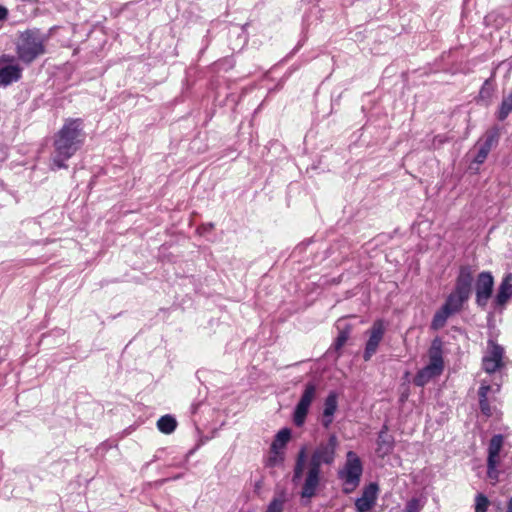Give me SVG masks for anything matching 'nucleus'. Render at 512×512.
Masks as SVG:
<instances>
[{"instance_id":"obj_10","label":"nucleus","mask_w":512,"mask_h":512,"mask_svg":"<svg viewBox=\"0 0 512 512\" xmlns=\"http://www.w3.org/2000/svg\"><path fill=\"white\" fill-rule=\"evenodd\" d=\"M498 139L499 132L497 129L487 132L484 140L478 141L476 145L478 151L473 161L477 164L484 163L492 147L497 144Z\"/></svg>"},{"instance_id":"obj_23","label":"nucleus","mask_w":512,"mask_h":512,"mask_svg":"<svg viewBox=\"0 0 512 512\" xmlns=\"http://www.w3.org/2000/svg\"><path fill=\"white\" fill-rule=\"evenodd\" d=\"M499 460H487V476L489 479L493 480L494 483L498 481L499 471L497 470V465Z\"/></svg>"},{"instance_id":"obj_5","label":"nucleus","mask_w":512,"mask_h":512,"mask_svg":"<svg viewBox=\"0 0 512 512\" xmlns=\"http://www.w3.org/2000/svg\"><path fill=\"white\" fill-rule=\"evenodd\" d=\"M44 36L38 31H26L17 45L18 58L24 63L33 62L38 56L44 54Z\"/></svg>"},{"instance_id":"obj_19","label":"nucleus","mask_w":512,"mask_h":512,"mask_svg":"<svg viewBox=\"0 0 512 512\" xmlns=\"http://www.w3.org/2000/svg\"><path fill=\"white\" fill-rule=\"evenodd\" d=\"M177 427L176 419L171 415H164L157 421V428L164 434L172 433Z\"/></svg>"},{"instance_id":"obj_1","label":"nucleus","mask_w":512,"mask_h":512,"mask_svg":"<svg viewBox=\"0 0 512 512\" xmlns=\"http://www.w3.org/2000/svg\"><path fill=\"white\" fill-rule=\"evenodd\" d=\"M339 446L338 437L332 433L327 441L320 442L307 456L306 447H302L296 457L292 481L294 484L302 482L301 497L312 498L316 495L322 479V465L331 466L336 459Z\"/></svg>"},{"instance_id":"obj_7","label":"nucleus","mask_w":512,"mask_h":512,"mask_svg":"<svg viewBox=\"0 0 512 512\" xmlns=\"http://www.w3.org/2000/svg\"><path fill=\"white\" fill-rule=\"evenodd\" d=\"M316 395L317 385L314 382L306 383L293 413V422L297 427L304 425L310 406L315 400Z\"/></svg>"},{"instance_id":"obj_28","label":"nucleus","mask_w":512,"mask_h":512,"mask_svg":"<svg viewBox=\"0 0 512 512\" xmlns=\"http://www.w3.org/2000/svg\"><path fill=\"white\" fill-rule=\"evenodd\" d=\"M490 390H491L490 385L482 383L479 388V391H478L479 399H488L487 395Z\"/></svg>"},{"instance_id":"obj_17","label":"nucleus","mask_w":512,"mask_h":512,"mask_svg":"<svg viewBox=\"0 0 512 512\" xmlns=\"http://www.w3.org/2000/svg\"><path fill=\"white\" fill-rule=\"evenodd\" d=\"M504 438L502 435H494L489 442L487 460H499V453L502 449Z\"/></svg>"},{"instance_id":"obj_3","label":"nucleus","mask_w":512,"mask_h":512,"mask_svg":"<svg viewBox=\"0 0 512 512\" xmlns=\"http://www.w3.org/2000/svg\"><path fill=\"white\" fill-rule=\"evenodd\" d=\"M85 133L81 119H66L54 137L51 169L67 168L65 164L83 145Z\"/></svg>"},{"instance_id":"obj_13","label":"nucleus","mask_w":512,"mask_h":512,"mask_svg":"<svg viewBox=\"0 0 512 512\" xmlns=\"http://www.w3.org/2000/svg\"><path fill=\"white\" fill-rule=\"evenodd\" d=\"M338 408V395L336 392L331 391L324 401L322 413V425L329 428L333 422L334 414Z\"/></svg>"},{"instance_id":"obj_33","label":"nucleus","mask_w":512,"mask_h":512,"mask_svg":"<svg viewBox=\"0 0 512 512\" xmlns=\"http://www.w3.org/2000/svg\"><path fill=\"white\" fill-rule=\"evenodd\" d=\"M212 228H213V224H208L207 227H204V230L212 229Z\"/></svg>"},{"instance_id":"obj_6","label":"nucleus","mask_w":512,"mask_h":512,"mask_svg":"<svg viewBox=\"0 0 512 512\" xmlns=\"http://www.w3.org/2000/svg\"><path fill=\"white\" fill-rule=\"evenodd\" d=\"M362 473L361 459L354 451H348L345 464L338 472V477L343 482L344 493L350 494L359 486Z\"/></svg>"},{"instance_id":"obj_27","label":"nucleus","mask_w":512,"mask_h":512,"mask_svg":"<svg viewBox=\"0 0 512 512\" xmlns=\"http://www.w3.org/2000/svg\"><path fill=\"white\" fill-rule=\"evenodd\" d=\"M479 406L483 414L487 416L491 415V409L488 399H479Z\"/></svg>"},{"instance_id":"obj_30","label":"nucleus","mask_w":512,"mask_h":512,"mask_svg":"<svg viewBox=\"0 0 512 512\" xmlns=\"http://www.w3.org/2000/svg\"><path fill=\"white\" fill-rule=\"evenodd\" d=\"M7 14L8 10L3 6H0V21L4 20L7 17Z\"/></svg>"},{"instance_id":"obj_4","label":"nucleus","mask_w":512,"mask_h":512,"mask_svg":"<svg viewBox=\"0 0 512 512\" xmlns=\"http://www.w3.org/2000/svg\"><path fill=\"white\" fill-rule=\"evenodd\" d=\"M429 362L420 369L413 379V383L418 387H423L432 379L440 376L444 370L443 342L440 338H435L428 350Z\"/></svg>"},{"instance_id":"obj_31","label":"nucleus","mask_w":512,"mask_h":512,"mask_svg":"<svg viewBox=\"0 0 512 512\" xmlns=\"http://www.w3.org/2000/svg\"><path fill=\"white\" fill-rule=\"evenodd\" d=\"M506 512H512V497L507 502Z\"/></svg>"},{"instance_id":"obj_22","label":"nucleus","mask_w":512,"mask_h":512,"mask_svg":"<svg viewBox=\"0 0 512 512\" xmlns=\"http://www.w3.org/2000/svg\"><path fill=\"white\" fill-rule=\"evenodd\" d=\"M283 460H284V456H283L282 451H279V450L271 451L270 450V454L267 458L266 465L268 467H275V466L281 464L283 462Z\"/></svg>"},{"instance_id":"obj_20","label":"nucleus","mask_w":512,"mask_h":512,"mask_svg":"<svg viewBox=\"0 0 512 512\" xmlns=\"http://www.w3.org/2000/svg\"><path fill=\"white\" fill-rule=\"evenodd\" d=\"M512 112V91L503 97L499 109L496 113L497 119L504 121Z\"/></svg>"},{"instance_id":"obj_8","label":"nucleus","mask_w":512,"mask_h":512,"mask_svg":"<svg viewBox=\"0 0 512 512\" xmlns=\"http://www.w3.org/2000/svg\"><path fill=\"white\" fill-rule=\"evenodd\" d=\"M494 278L490 272H481L476 280V303L480 307L486 306L493 291Z\"/></svg>"},{"instance_id":"obj_25","label":"nucleus","mask_w":512,"mask_h":512,"mask_svg":"<svg viewBox=\"0 0 512 512\" xmlns=\"http://www.w3.org/2000/svg\"><path fill=\"white\" fill-rule=\"evenodd\" d=\"M489 500L484 494H478L475 498V512H487Z\"/></svg>"},{"instance_id":"obj_16","label":"nucleus","mask_w":512,"mask_h":512,"mask_svg":"<svg viewBox=\"0 0 512 512\" xmlns=\"http://www.w3.org/2000/svg\"><path fill=\"white\" fill-rule=\"evenodd\" d=\"M21 78V68L18 65L0 67V84L7 86Z\"/></svg>"},{"instance_id":"obj_32","label":"nucleus","mask_w":512,"mask_h":512,"mask_svg":"<svg viewBox=\"0 0 512 512\" xmlns=\"http://www.w3.org/2000/svg\"><path fill=\"white\" fill-rule=\"evenodd\" d=\"M212 228H213V224H208L207 227H204V230L212 229Z\"/></svg>"},{"instance_id":"obj_26","label":"nucleus","mask_w":512,"mask_h":512,"mask_svg":"<svg viewBox=\"0 0 512 512\" xmlns=\"http://www.w3.org/2000/svg\"><path fill=\"white\" fill-rule=\"evenodd\" d=\"M423 508V503L419 498L410 499L405 506V512H420Z\"/></svg>"},{"instance_id":"obj_2","label":"nucleus","mask_w":512,"mask_h":512,"mask_svg":"<svg viewBox=\"0 0 512 512\" xmlns=\"http://www.w3.org/2000/svg\"><path fill=\"white\" fill-rule=\"evenodd\" d=\"M474 281L473 270L470 266H462L455 281L454 289L447 295L443 305L438 309L431 321V329H442L449 317L460 313L472 293Z\"/></svg>"},{"instance_id":"obj_12","label":"nucleus","mask_w":512,"mask_h":512,"mask_svg":"<svg viewBox=\"0 0 512 512\" xmlns=\"http://www.w3.org/2000/svg\"><path fill=\"white\" fill-rule=\"evenodd\" d=\"M376 444V453L379 457L384 458L393 451L394 437L388 433V426L386 424L380 430Z\"/></svg>"},{"instance_id":"obj_29","label":"nucleus","mask_w":512,"mask_h":512,"mask_svg":"<svg viewBox=\"0 0 512 512\" xmlns=\"http://www.w3.org/2000/svg\"><path fill=\"white\" fill-rule=\"evenodd\" d=\"M491 95V90L488 86V81H485V83L483 84L481 90H480V97L481 98H489Z\"/></svg>"},{"instance_id":"obj_14","label":"nucleus","mask_w":512,"mask_h":512,"mask_svg":"<svg viewBox=\"0 0 512 512\" xmlns=\"http://www.w3.org/2000/svg\"><path fill=\"white\" fill-rule=\"evenodd\" d=\"M503 348L499 345H493L489 355L483 358V369L487 373L495 372L501 365Z\"/></svg>"},{"instance_id":"obj_15","label":"nucleus","mask_w":512,"mask_h":512,"mask_svg":"<svg viewBox=\"0 0 512 512\" xmlns=\"http://www.w3.org/2000/svg\"><path fill=\"white\" fill-rule=\"evenodd\" d=\"M512 296V273L506 274L499 287L495 296V303L498 306H504L510 297Z\"/></svg>"},{"instance_id":"obj_11","label":"nucleus","mask_w":512,"mask_h":512,"mask_svg":"<svg viewBox=\"0 0 512 512\" xmlns=\"http://www.w3.org/2000/svg\"><path fill=\"white\" fill-rule=\"evenodd\" d=\"M378 486L376 483H370L363 490L362 496L355 501L357 512H368L375 505L377 500Z\"/></svg>"},{"instance_id":"obj_24","label":"nucleus","mask_w":512,"mask_h":512,"mask_svg":"<svg viewBox=\"0 0 512 512\" xmlns=\"http://www.w3.org/2000/svg\"><path fill=\"white\" fill-rule=\"evenodd\" d=\"M349 336H350L349 328L341 329L335 342H334L335 349L340 350L347 342Z\"/></svg>"},{"instance_id":"obj_9","label":"nucleus","mask_w":512,"mask_h":512,"mask_svg":"<svg viewBox=\"0 0 512 512\" xmlns=\"http://www.w3.org/2000/svg\"><path fill=\"white\" fill-rule=\"evenodd\" d=\"M385 326L382 320H376L369 330V339L366 342L363 358L369 361L377 352L378 346L383 339Z\"/></svg>"},{"instance_id":"obj_21","label":"nucleus","mask_w":512,"mask_h":512,"mask_svg":"<svg viewBox=\"0 0 512 512\" xmlns=\"http://www.w3.org/2000/svg\"><path fill=\"white\" fill-rule=\"evenodd\" d=\"M285 494L284 492L280 493L279 496L274 497L272 501L269 503L266 512H282L284 503H285Z\"/></svg>"},{"instance_id":"obj_18","label":"nucleus","mask_w":512,"mask_h":512,"mask_svg":"<svg viewBox=\"0 0 512 512\" xmlns=\"http://www.w3.org/2000/svg\"><path fill=\"white\" fill-rule=\"evenodd\" d=\"M291 438V431L288 428H283L275 435L271 444V451H282Z\"/></svg>"}]
</instances>
